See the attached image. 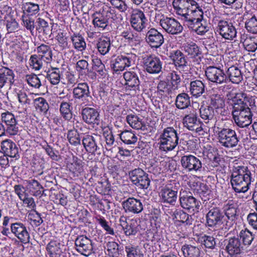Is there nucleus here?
I'll return each mask as SVG.
<instances>
[{
    "label": "nucleus",
    "instance_id": "nucleus-33",
    "mask_svg": "<svg viewBox=\"0 0 257 257\" xmlns=\"http://www.w3.org/2000/svg\"><path fill=\"white\" fill-rule=\"evenodd\" d=\"M228 80L235 84H239L243 79V75L239 68L235 66L229 67L226 74Z\"/></svg>",
    "mask_w": 257,
    "mask_h": 257
},
{
    "label": "nucleus",
    "instance_id": "nucleus-3",
    "mask_svg": "<svg viewBox=\"0 0 257 257\" xmlns=\"http://www.w3.org/2000/svg\"><path fill=\"white\" fill-rule=\"evenodd\" d=\"M233 116L252 117L249 107L255 106V99L245 93H238L232 98Z\"/></svg>",
    "mask_w": 257,
    "mask_h": 257
},
{
    "label": "nucleus",
    "instance_id": "nucleus-31",
    "mask_svg": "<svg viewBox=\"0 0 257 257\" xmlns=\"http://www.w3.org/2000/svg\"><path fill=\"white\" fill-rule=\"evenodd\" d=\"M73 94L75 99L85 100L88 97L91 98L88 85L85 82L78 83L77 86L73 88Z\"/></svg>",
    "mask_w": 257,
    "mask_h": 257
},
{
    "label": "nucleus",
    "instance_id": "nucleus-27",
    "mask_svg": "<svg viewBox=\"0 0 257 257\" xmlns=\"http://www.w3.org/2000/svg\"><path fill=\"white\" fill-rule=\"evenodd\" d=\"M123 208L126 212L139 213L143 209L141 201L135 198H128L122 202Z\"/></svg>",
    "mask_w": 257,
    "mask_h": 257
},
{
    "label": "nucleus",
    "instance_id": "nucleus-39",
    "mask_svg": "<svg viewBox=\"0 0 257 257\" xmlns=\"http://www.w3.org/2000/svg\"><path fill=\"white\" fill-rule=\"evenodd\" d=\"M190 97L187 93H181L179 94L175 100L176 107L180 109H184L190 105Z\"/></svg>",
    "mask_w": 257,
    "mask_h": 257
},
{
    "label": "nucleus",
    "instance_id": "nucleus-43",
    "mask_svg": "<svg viewBox=\"0 0 257 257\" xmlns=\"http://www.w3.org/2000/svg\"><path fill=\"white\" fill-rule=\"evenodd\" d=\"M47 78L53 85L58 84L60 80V71L58 68L51 67L47 72Z\"/></svg>",
    "mask_w": 257,
    "mask_h": 257
},
{
    "label": "nucleus",
    "instance_id": "nucleus-2",
    "mask_svg": "<svg viewBox=\"0 0 257 257\" xmlns=\"http://www.w3.org/2000/svg\"><path fill=\"white\" fill-rule=\"evenodd\" d=\"M253 181L251 171L246 166H234L231 177L232 189L236 193H245Z\"/></svg>",
    "mask_w": 257,
    "mask_h": 257
},
{
    "label": "nucleus",
    "instance_id": "nucleus-47",
    "mask_svg": "<svg viewBox=\"0 0 257 257\" xmlns=\"http://www.w3.org/2000/svg\"><path fill=\"white\" fill-rule=\"evenodd\" d=\"M172 92L171 85L165 81H160L157 86V93L161 98L168 97Z\"/></svg>",
    "mask_w": 257,
    "mask_h": 257
},
{
    "label": "nucleus",
    "instance_id": "nucleus-34",
    "mask_svg": "<svg viewBox=\"0 0 257 257\" xmlns=\"http://www.w3.org/2000/svg\"><path fill=\"white\" fill-rule=\"evenodd\" d=\"M19 103L23 107L26 109L34 100V95L24 90H20L16 93Z\"/></svg>",
    "mask_w": 257,
    "mask_h": 257
},
{
    "label": "nucleus",
    "instance_id": "nucleus-53",
    "mask_svg": "<svg viewBox=\"0 0 257 257\" xmlns=\"http://www.w3.org/2000/svg\"><path fill=\"white\" fill-rule=\"evenodd\" d=\"M119 245L115 241H109L106 244L105 248L109 256L116 257L119 255Z\"/></svg>",
    "mask_w": 257,
    "mask_h": 257
},
{
    "label": "nucleus",
    "instance_id": "nucleus-32",
    "mask_svg": "<svg viewBox=\"0 0 257 257\" xmlns=\"http://www.w3.org/2000/svg\"><path fill=\"white\" fill-rule=\"evenodd\" d=\"M205 88L206 86L202 81L195 80L190 83L189 92L192 97L197 98L205 93Z\"/></svg>",
    "mask_w": 257,
    "mask_h": 257
},
{
    "label": "nucleus",
    "instance_id": "nucleus-60",
    "mask_svg": "<svg viewBox=\"0 0 257 257\" xmlns=\"http://www.w3.org/2000/svg\"><path fill=\"white\" fill-rule=\"evenodd\" d=\"M252 117L240 116H233L234 122L240 127H247L251 123Z\"/></svg>",
    "mask_w": 257,
    "mask_h": 257
},
{
    "label": "nucleus",
    "instance_id": "nucleus-15",
    "mask_svg": "<svg viewBox=\"0 0 257 257\" xmlns=\"http://www.w3.org/2000/svg\"><path fill=\"white\" fill-rule=\"evenodd\" d=\"M181 163L183 168L190 172H201L202 168L201 161L196 157L192 155L182 156Z\"/></svg>",
    "mask_w": 257,
    "mask_h": 257
},
{
    "label": "nucleus",
    "instance_id": "nucleus-49",
    "mask_svg": "<svg viewBox=\"0 0 257 257\" xmlns=\"http://www.w3.org/2000/svg\"><path fill=\"white\" fill-rule=\"evenodd\" d=\"M70 103L63 100L60 105V112L63 117L67 120H70L72 118V112L70 108Z\"/></svg>",
    "mask_w": 257,
    "mask_h": 257
},
{
    "label": "nucleus",
    "instance_id": "nucleus-54",
    "mask_svg": "<svg viewBox=\"0 0 257 257\" xmlns=\"http://www.w3.org/2000/svg\"><path fill=\"white\" fill-rule=\"evenodd\" d=\"M67 139L72 145L77 146L81 144V139L76 130H71L68 132Z\"/></svg>",
    "mask_w": 257,
    "mask_h": 257
},
{
    "label": "nucleus",
    "instance_id": "nucleus-44",
    "mask_svg": "<svg viewBox=\"0 0 257 257\" xmlns=\"http://www.w3.org/2000/svg\"><path fill=\"white\" fill-rule=\"evenodd\" d=\"M181 249L184 257H199L200 256V250L197 246L185 244L182 246Z\"/></svg>",
    "mask_w": 257,
    "mask_h": 257
},
{
    "label": "nucleus",
    "instance_id": "nucleus-50",
    "mask_svg": "<svg viewBox=\"0 0 257 257\" xmlns=\"http://www.w3.org/2000/svg\"><path fill=\"white\" fill-rule=\"evenodd\" d=\"M241 239L244 245H249L254 239V236L251 232L247 229L241 230L237 236Z\"/></svg>",
    "mask_w": 257,
    "mask_h": 257
},
{
    "label": "nucleus",
    "instance_id": "nucleus-58",
    "mask_svg": "<svg viewBox=\"0 0 257 257\" xmlns=\"http://www.w3.org/2000/svg\"><path fill=\"white\" fill-rule=\"evenodd\" d=\"M42 60L43 59L37 55H32L29 59L30 66L35 70H39L43 66Z\"/></svg>",
    "mask_w": 257,
    "mask_h": 257
},
{
    "label": "nucleus",
    "instance_id": "nucleus-45",
    "mask_svg": "<svg viewBox=\"0 0 257 257\" xmlns=\"http://www.w3.org/2000/svg\"><path fill=\"white\" fill-rule=\"evenodd\" d=\"M71 40L74 48L82 52L86 49V44L84 38L80 35L74 34L71 36Z\"/></svg>",
    "mask_w": 257,
    "mask_h": 257
},
{
    "label": "nucleus",
    "instance_id": "nucleus-17",
    "mask_svg": "<svg viewBox=\"0 0 257 257\" xmlns=\"http://www.w3.org/2000/svg\"><path fill=\"white\" fill-rule=\"evenodd\" d=\"M145 70L150 74H159L162 70L163 62L154 55H150L143 58Z\"/></svg>",
    "mask_w": 257,
    "mask_h": 257
},
{
    "label": "nucleus",
    "instance_id": "nucleus-52",
    "mask_svg": "<svg viewBox=\"0 0 257 257\" xmlns=\"http://www.w3.org/2000/svg\"><path fill=\"white\" fill-rule=\"evenodd\" d=\"M224 211L229 220L233 221L235 219L237 213V208L235 204L227 203L224 206Z\"/></svg>",
    "mask_w": 257,
    "mask_h": 257
},
{
    "label": "nucleus",
    "instance_id": "nucleus-42",
    "mask_svg": "<svg viewBox=\"0 0 257 257\" xmlns=\"http://www.w3.org/2000/svg\"><path fill=\"white\" fill-rule=\"evenodd\" d=\"M120 139L125 144H135L138 141V137L132 131L125 130L119 134Z\"/></svg>",
    "mask_w": 257,
    "mask_h": 257
},
{
    "label": "nucleus",
    "instance_id": "nucleus-9",
    "mask_svg": "<svg viewBox=\"0 0 257 257\" xmlns=\"http://www.w3.org/2000/svg\"><path fill=\"white\" fill-rule=\"evenodd\" d=\"M130 21L132 28L139 32H142L146 28L148 23L144 13L139 9L132 10Z\"/></svg>",
    "mask_w": 257,
    "mask_h": 257
},
{
    "label": "nucleus",
    "instance_id": "nucleus-36",
    "mask_svg": "<svg viewBox=\"0 0 257 257\" xmlns=\"http://www.w3.org/2000/svg\"><path fill=\"white\" fill-rule=\"evenodd\" d=\"M225 98L219 94H213L210 96V106L216 111L221 110L225 107Z\"/></svg>",
    "mask_w": 257,
    "mask_h": 257
},
{
    "label": "nucleus",
    "instance_id": "nucleus-14",
    "mask_svg": "<svg viewBox=\"0 0 257 257\" xmlns=\"http://www.w3.org/2000/svg\"><path fill=\"white\" fill-rule=\"evenodd\" d=\"M2 120L5 124L7 134L10 136L17 135L19 131V126L15 115L9 111L1 114Z\"/></svg>",
    "mask_w": 257,
    "mask_h": 257
},
{
    "label": "nucleus",
    "instance_id": "nucleus-6",
    "mask_svg": "<svg viewBox=\"0 0 257 257\" xmlns=\"http://www.w3.org/2000/svg\"><path fill=\"white\" fill-rule=\"evenodd\" d=\"M217 139L221 146L227 149H231L238 145L239 138L235 130L227 127H217Z\"/></svg>",
    "mask_w": 257,
    "mask_h": 257
},
{
    "label": "nucleus",
    "instance_id": "nucleus-7",
    "mask_svg": "<svg viewBox=\"0 0 257 257\" xmlns=\"http://www.w3.org/2000/svg\"><path fill=\"white\" fill-rule=\"evenodd\" d=\"M167 33L171 35H178L181 33L183 27L175 19L164 16L158 11L155 13V20Z\"/></svg>",
    "mask_w": 257,
    "mask_h": 257
},
{
    "label": "nucleus",
    "instance_id": "nucleus-55",
    "mask_svg": "<svg viewBox=\"0 0 257 257\" xmlns=\"http://www.w3.org/2000/svg\"><path fill=\"white\" fill-rule=\"evenodd\" d=\"M40 11L39 5L33 3H26L24 5V11L29 15L33 16Z\"/></svg>",
    "mask_w": 257,
    "mask_h": 257
},
{
    "label": "nucleus",
    "instance_id": "nucleus-23",
    "mask_svg": "<svg viewBox=\"0 0 257 257\" xmlns=\"http://www.w3.org/2000/svg\"><path fill=\"white\" fill-rule=\"evenodd\" d=\"M243 246L238 237H230L226 243L225 250L231 256L239 254Z\"/></svg>",
    "mask_w": 257,
    "mask_h": 257
},
{
    "label": "nucleus",
    "instance_id": "nucleus-62",
    "mask_svg": "<svg viewBox=\"0 0 257 257\" xmlns=\"http://www.w3.org/2000/svg\"><path fill=\"white\" fill-rule=\"evenodd\" d=\"M125 251L127 257H144L143 254L140 249L132 245L125 246Z\"/></svg>",
    "mask_w": 257,
    "mask_h": 257
},
{
    "label": "nucleus",
    "instance_id": "nucleus-20",
    "mask_svg": "<svg viewBox=\"0 0 257 257\" xmlns=\"http://www.w3.org/2000/svg\"><path fill=\"white\" fill-rule=\"evenodd\" d=\"M169 57L177 70L184 71L188 68L189 65L186 57L180 50L172 51L170 53Z\"/></svg>",
    "mask_w": 257,
    "mask_h": 257
},
{
    "label": "nucleus",
    "instance_id": "nucleus-4",
    "mask_svg": "<svg viewBox=\"0 0 257 257\" xmlns=\"http://www.w3.org/2000/svg\"><path fill=\"white\" fill-rule=\"evenodd\" d=\"M179 134L172 126L165 128L160 134L159 138V149L169 152L173 150L178 145Z\"/></svg>",
    "mask_w": 257,
    "mask_h": 257
},
{
    "label": "nucleus",
    "instance_id": "nucleus-26",
    "mask_svg": "<svg viewBox=\"0 0 257 257\" xmlns=\"http://www.w3.org/2000/svg\"><path fill=\"white\" fill-rule=\"evenodd\" d=\"M81 115L83 120L87 124H99V113L93 108L85 107L82 109Z\"/></svg>",
    "mask_w": 257,
    "mask_h": 257
},
{
    "label": "nucleus",
    "instance_id": "nucleus-12",
    "mask_svg": "<svg viewBox=\"0 0 257 257\" xmlns=\"http://www.w3.org/2000/svg\"><path fill=\"white\" fill-rule=\"evenodd\" d=\"M11 232L23 244L30 242V229L24 224L21 222H15L11 224Z\"/></svg>",
    "mask_w": 257,
    "mask_h": 257
},
{
    "label": "nucleus",
    "instance_id": "nucleus-10",
    "mask_svg": "<svg viewBox=\"0 0 257 257\" xmlns=\"http://www.w3.org/2000/svg\"><path fill=\"white\" fill-rule=\"evenodd\" d=\"M132 182L142 189H147L150 185L148 175L142 169L137 168L128 173Z\"/></svg>",
    "mask_w": 257,
    "mask_h": 257
},
{
    "label": "nucleus",
    "instance_id": "nucleus-51",
    "mask_svg": "<svg viewBox=\"0 0 257 257\" xmlns=\"http://www.w3.org/2000/svg\"><path fill=\"white\" fill-rule=\"evenodd\" d=\"M126 119L127 123L132 128L136 130L142 128L143 126L142 119L137 115L129 114L126 116Z\"/></svg>",
    "mask_w": 257,
    "mask_h": 257
},
{
    "label": "nucleus",
    "instance_id": "nucleus-24",
    "mask_svg": "<svg viewBox=\"0 0 257 257\" xmlns=\"http://www.w3.org/2000/svg\"><path fill=\"white\" fill-rule=\"evenodd\" d=\"M201 117L204 120L208 128H212L214 126L216 121L214 116V109L210 106H201L200 108Z\"/></svg>",
    "mask_w": 257,
    "mask_h": 257
},
{
    "label": "nucleus",
    "instance_id": "nucleus-41",
    "mask_svg": "<svg viewBox=\"0 0 257 257\" xmlns=\"http://www.w3.org/2000/svg\"><path fill=\"white\" fill-rule=\"evenodd\" d=\"M245 28L249 33H257V19L254 15L248 16L244 15Z\"/></svg>",
    "mask_w": 257,
    "mask_h": 257
},
{
    "label": "nucleus",
    "instance_id": "nucleus-56",
    "mask_svg": "<svg viewBox=\"0 0 257 257\" xmlns=\"http://www.w3.org/2000/svg\"><path fill=\"white\" fill-rule=\"evenodd\" d=\"M243 45L248 52H254L257 49V39L251 37L246 38L243 42Z\"/></svg>",
    "mask_w": 257,
    "mask_h": 257
},
{
    "label": "nucleus",
    "instance_id": "nucleus-5",
    "mask_svg": "<svg viewBox=\"0 0 257 257\" xmlns=\"http://www.w3.org/2000/svg\"><path fill=\"white\" fill-rule=\"evenodd\" d=\"M114 16V10L103 4L98 11L92 15V24L95 28L104 30L108 27V20Z\"/></svg>",
    "mask_w": 257,
    "mask_h": 257
},
{
    "label": "nucleus",
    "instance_id": "nucleus-11",
    "mask_svg": "<svg viewBox=\"0 0 257 257\" xmlns=\"http://www.w3.org/2000/svg\"><path fill=\"white\" fill-rule=\"evenodd\" d=\"M207 80L216 84H222L228 81V77L223 69L215 66H209L205 70Z\"/></svg>",
    "mask_w": 257,
    "mask_h": 257
},
{
    "label": "nucleus",
    "instance_id": "nucleus-8",
    "mask_svg": "<svg viewBox=\"0 0 257 257\" xmlns=\"http://www.w3.org/2000/svg\"><path fill=\"white\" fill-rule=\"evenodd\" d=\"M136 55L132 53H124L118 56L110 61V67L116 73L123 71L130 66L136 59Z\"/></svg>",
    "mask_w": 257,
    "mask_h": 257
},
{
    "label": "nucleus",
    "instance_id": "nucleus-63",
    "mask_svg": "<svg viewBox=\"0 0 257 257\" xmlns=\"http://www.w3.org/2000/svg\"><path fill=\"white\" fill-rule=\"evenodd\" d=\"M200 240L206 248H213L216 244L215 238L212 236L204 235L200 237Z\"/></svg>",
    "mask_w": 257,
    "mask_h": 257
},
{
    "label": "nucleus",
    "instance_id": "nucleus-16",
    "mask_svg": "<svg viewBox=\"0 0 257 257\" xmlns=\"http://www.w3.org/2000/svg\"><path fill=\"white\" fill-rule=\"evenodd\" d=\"M217 31L222 38L232 40L236 36V30L233 24L225 20H220L217 24Z\"/></svg>",
    "mask_w": 257,
    "mask_h": 257
},
{
    "label": "nucleus",
    "instance_id": "nucleus-28",
    "mask_svg": "<svg viewBox=\"0 0 257 257\" xmlns=\"http://www.w3.org/2000/svg\"><path fill=\"white\" fill-rule=\"evenodd\" d=\"M1 149L9 157L17 159L19 157L18 148L16 144L10 139H6L2 142Z\"/></svg>",
    "mask_w": 257,
    "mask_h": 257
},
{
    "label": "nucleus",
    "instance_id": "nucleus-40",
    "mask_svg": "<svg viewBox=\"0 0 257 257\" xmlns=\"http://www.w3.org/2000/svg\"><path fill=\"white\" fill-rule=\"evenodd\" d=\"M184 50L190 58H195L201 54L198 45L194 42L187 43L183 46Z\"/></svg>",
    "mask_w": 257,
    "mask_h": 257
},
{
    "label": "nucleus",
    "instance_id": "nucleus-30",
    "mask_svg": "<svg viewBox=\"0 0 257 257\" xmlns=\"http://www.w3.org/2000/svg\"><path fill=\"white\" fill-rule=\"evenodd\" d=\"M99 138V137L96 135L84 136L82 140V144L87 152L93 154L99 149L97 145V140Z\"/></svg>",
    "mask_w": 257,
    "mask_h": 257
},
{
    "label": "nucleus",
    "instance_id": "nucleus-19",
    "mask_svg": "<svg viewBox=\"0 0 257 257\" xmlns=\"http://www.w3.org/2000/svg\"><path fill=\"white\" fill-rule=\"evenodd\" d=\"M146 41L152 47L159 48L164 42L163 35L155 28H151L146 34Z\"/></svg>",
    "mask_w": 257,
    "mask_h": 257
},
{
    "label": "nucleus",
    "instance_id": "nucleus-37",
    "mask_svg": "<svg viewBox=\"0 0 257 257\" xmlns=\"http://www.w3.org/2000/svg\"><path fill=\"white\" fill-rule=\"evenodd\" d=\"M38 56L46 63H50L52 59V51L50 47L45 44H41L37 47Z\"/></svg>",
    "mask_w": 257,
    "mask_h": 257
},
{
    "label": "nucleus",
    "instance_id": "nucleus-64",
    "mask_svg": "<svg viewBox=\"0 0 257 257\" xmlns=\"http://www.w3.org/2000/svg\"><path fill=\"white\" fill-rule=\"evenodd\" d=\"M6 27L9 33H12L17 31L19 24L14 18L8 17L6 19Z\"/></svg>",
    "mask_w": 257,
    "mask_h": 257
},
{
    "label": "nucleus",
    "instance_id": "nucleus-61",
    "mask_svg": "<svg viewBox=\"0 0 257 257\" xmlns=\"http://www.w3.org/2000/svg\"><path fill=\"white\" fill-rule=\"evenodd\" d=\"M67 167L70 171L72 172L74 176H78L83 171L82 164L80 161H74L72 163L68 164Z\"/></svg>",
    "mask_w": 257,
    "mask_h": 257
},
{
    "label": "nucleus",
    "instance_id": "nucleus-38",
    "mask_svg": "<svg viewBox=\"0 0 257 257\" xmlns=\"http://www.w3.org/2000/svg\"><path fill=\"white\" fill-rule=\"evenodd\" d=\"M98 52L103 55L108 53L111 48L110 38L107 37H101L99 38L96 44Z\"/></svg>",
    "mask_w": 257,
    "mask_h": 257
},
{
    "label": "nucleus",
    "instance_id": "nucleus-25",
    "mask_svg": "<svg viewBox=\"0 0 257 257\" xmlns=\"http://www.w3.org/2000/svg\"><path fill=\"white\" fill-rule=\"evenodd\" d=\"M223 217V213L218 208H213L206 214V222L209 226H215L222 223Z\"/></svg>",
    "mask_w": 257,
    "mask_h": 257
},
{
    "label": "nucleus",
    "instance_id": "nucleus-57",
    "mask_svg": "<svg viewBox=\"0 0 257 257\" xmlns=\"http://www.w3.org/2000/svg\"><path fill=\"white\" fill-rule=\"evenodd\" d=\"M37 109L40 111L46 113L49 109V106L46 100L43 97H39L34 99L33 101Z\"/></svg>",
    "mask_w": 257,
    "mask_h": 257
},
{
    "label": "nucleus",
    "instance_id": "nucleus-21",
    "mask_svg": "<svg viewBox=\"0 0 257 257\" xmlns=\"http://www.w3.org/2000/svg\"><path fill=\"white\" fill-rule=\"evenodd\" d=\"M123 78L125 81L126 90H133L135 93L140 91V80L136 73L134 71L125 72Z\"/></svg>",
    "mask_w": 257,
    "mask_h": 257
},
{
    "label": "nucleus",
    "instance_id": "nucleus-1",
    "mask_svg": "<svg viewBox=\"0 0 257 257\" xmlns=\"http://www.w3.org/2000/svg\"><path fill=\"white\" fill-rule=\"evenodd\" d=\"M173 6L177 15L181 16L184 24L197 34L202 35L208 31L203 21L202 6L195 0H174Z\"/></svg>",
    "mask_w": 257,
    "mask_h": 257
},
{
    "label": "nucleus",
    "instance_id": "nucleus-13",
    "mask_svg": "<svg viewBox=\"0 0 257 257\" xmlns=\"http://www.w3.org/2000/svg\"><path fill=\"white\" fill-rule=\"evenodd\" d=\"M181 206L185 209L198 212L201 203L195 197L189 194L186 191L181 192L179 196Z\"/></svg>",
    "mask_w": 257,
    "mask_h": 257
},
{
    "label": "nucleus",
    "instance_id": "nucleus-35",
    "mask_svg": "<svg viewBox=\"0 0 257 257\" xmlns=\"http://www.w3.org/2000/svg\"><path fill=\"white\" fill-rule=\"evenodd\" d=\"M63 245L59 242L51 240L47 245V250L49 257H60L62 253Z\"/></svg>",
    "mask_w": 257,
    "mask_h": 257
},
{
    "label": "nucleus",
    "instance_id": "nucleus-48",
    "mask_svg": "<svg viewBox=\"0 0 257 257\" xmlns=\"http://www.w3.org/2000/svg\"><path fill=\"white\" fill-rule=\"evenodd\" d=\"M139 224L136 219L130 220L123 226V229L127 236L135 235L138 231Z\"/></svg>",
    "mask_w": 257,
    "mask_h": 257
},
{
    "label": "nucleus",
    "instance_id": "nucleus-59",
    "mask_svg": "<svg viewBox=\"0 0 257 257\" xmlns=\"http://www.w3.org/2000/svg\"><path fill=\"white\" fill-rule=\"evenodd\" d=\"M197 185L199 188L196 189V193L199 195L202 200L206 201L208 199V196L210 193V190L208 189L207 186L204 183H199V185L198 184Z\"/></svg>",
    "mask_w": 257,
    "mask_h": 257
},
{
    "label": "nucleus",
    "instance_id": "nucleus-18",
    "mask_svg": "<svg viewBox=\"0 0 257 257\" xmlns=\"http://www.w3.org/2000/svg\"><path fill=\"white\" fill-rule=\"evenodd\" d=\"M75 245L77 251L85 256L89 255L92 250V241L86 236H78L75 240Z\"/></svg>",
    "mask_w": 257,
    "mask_h": 257
},
{
    "label": "nucleus",
    "instance_id": "nucleus-46",
    "mask_svg": "<svg viewBox=\"0 0 257 257\" xmlns=\"http://www.w3.org/2000/svg\"><path fill=\"white\" fill-rule=\"evenodd\" d=\"M174 218L177 221L185 223L187 225H190L192 223L193 219L191 215L184 212L182 210H176L173 212Z\"/></svg>",
    "mask_w": 257,
    "mask_h": 257
},
{
    "label": "nucleus",
    "instance_id": "nucleus-22",
    "mask_svg": "<svg viewBox=\"0 0 257 257\" xmlns=\"http://www.w3.org/2000/svg\"><path fill=\"white\" fill-rule=\"evenodd\" d=\"M160 197L164 203L174 205L177 199V190L172 189L169 185H166L160 191Z\"/></svg>",
    "mask_w": 257,
    "mask_h": 257
},
{
    "label": "nucleus",
    "instance_id": "nucleus-29",
    "mask_svg": "<svg viewBox=\"0 0 257 257\" xmlns=\"http://www.w3.org/2000/svg\"><path fill=\"white\" fill-rule=\"evenodd\" d=\"M183 123L184 127L190 131H197L198 128V121L196 112L192 109L190 112L185 115L183 118Z\"/></svg>",
    "mask_w": 257,
    "mask_h": 257
}]
</instances>
